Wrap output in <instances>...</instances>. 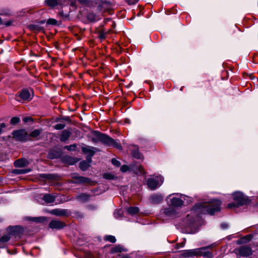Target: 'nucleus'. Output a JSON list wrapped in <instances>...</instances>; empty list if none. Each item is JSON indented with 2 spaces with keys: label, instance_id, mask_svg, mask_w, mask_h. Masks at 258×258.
Wrapping results in <instances>:
<instances>
[{
  "label": "nucleus",
  "instance_id": "51",
  "mask_svg": "<svg viewBox=\"0 0 258 258\" xmlns=\"http://www.w3.org/2000/svg\"><path fill=\"white\" fill-rule=\"evenodd\" d=\"M11 123L12 124H16V117H13L11 120Z\"/></svg>",
  "mask_w": 258,
  "mask_h": 258
},
{
  "label": "nucleus",
  "instance_id": "39",
  "mask_svg": "<svg viewBox=\"0 0 258 258\" xmlns=\"http://www.w3.org/2000/svg\"><path fill=\"white\" fill-rule=\"evenodd\" d=\"M137 170H138L136 171L137 173H139L143 175L145 174V171H144V169L142 166H139L138 167Z\"/></svg>",
  "mask_w": 258,
  "mask_h": 258
},
{
  "label": "nucleus",
  "instance_id": "61",
  "mask_svg": "<svg viewBox=\"0 0 258 258\" xmlns=\"http://www.w3.org/2000/svg\"><path fill=\"white\" fill-rule=\"evenodd\" d=\"M13 173H16V170H14L13 171Z\"/></svg>",
  "mask_w": 258,
  "mask_h": 258
},
{
  "label": "nucleus",
  "instance_id": "46",
  "mask_svg": "<svg viewBox=\"0 0 258 258\" xmlns=\"http://www.w3.org/2000/svg\"><path fill=\"white\" fill-rule=\"evenodd\" d=\"M11 14V11L10 10L7 9V10H3L2 11V13H0V15H10Z\"/></svg>",
  "mask_w": 258,
  "mask_h": 258
},
{
  "label": "nucleus",
  "instance_id": "56",
  "mask_svg": "<svg viewBox=\"0 0 258 258\" xmlns=\"http://www.w3.org/2000/svg\"><path fill=\"white\" fill-rule=\"evenodd\" d=\"M3 21L2 19V18H0V24L1 25H3Z\"/></svg>",
  "mask_w": 258,
  "mask_h": 258
},
{
  "label": "nucleus",
  "instance_id": "29",
  "mask_svg": "<svg viewBox=\"0 0 258 258\" xmlns=\"http://www.w3.org/2000/svg\"><path fill=\"white\" fill-rule=\"evenodd\" d=\"M28 164V162L27 160L24 159H20L17 160V167H23L26 166Z\"/></svg>",
  "mask_w": 258,
  "mask_h": 258
},
{
  "label": "nucleus",
  "instance_id": "45",
  "mask_svg": "<svg viewBox=\"0 0 258 258\" xmlns=\"http://www.w3.org/2000/svg\"><path fill=\"white\" fill-rule=\"evenodd\" d=\"M128 166L125 165H123L120 167V170L123 172L127 171V170H128Z\"/></svg>",
  "mask_w": 258,
  "mask_h": 258
},
{
  "label": "nucleus",
  "instance_id": "38",
  "mask_svg": "<svg viewBox=\"0 0 258 258\" xmlns=\"http://www.w3.org/2000/svg\"><path fill=\"white\" fill-rule=\"evenodd\" d=\"M122 212L121 210H116L114 212V217L116 218H119L121 216Z\"/></svg>",
  "mask_w": 258,
  "mask_h": 258
},
{
  "label": "nucleus",
  "instance_id": "11",
  "mask_svg": "<svg viewBox=\"0 0 258 258\" xmlns=\"http://www.w3.org/2000/svg\"><path fill=\"white\" fill-rule=\"evenodd\" d=\"M50 213L57 216H66L69 215L70 213L68 210L63 209H53Z\"/></svg>",
  "mask_w": 258,
  "mask_h": 258
},
{
  "label": "nucleus",
  "instance_id": "15",
  "mask_svg": "<svg viewBox=\"0 0 258 258\" xmlns=\"http://www.w3.org/2000/svg\"><path fill=\"white\" fill-rule=\"evenodd\" d=\"M82 150L84 153L88 154L89 155L91 161L92 157L94 155L96 149L94 147L87 146L82 147Z\"/></svg>",
  "mask_w": 258,
  "mask_h": 258
},
{
  "label": "nucleus",
  "instance_id": "43",
  "mask_svg": "<svg viewBox=\"0 0 258 258\" xmlns=\"http://www.w3.org/2000/svg\"><path fill=\"white\" fill-rule=\"evenodd\" d=\"M111 162L112 163L113 165L117 166V167H118L120 166V163L119 161L117 160L115 158H113L112 160H111Z\"/></svg>",
  "mask_w": 258,
  "mask_h": 258
},
{
  "label": "nucleus",
  "instance_id": "2",
  "mask_svg": "<svg viewBox=\"0 0 258 258\" xmlns=\"http://www.w3.org/2000/svg\"><path fill=\"white\" fill-rule=\"evenodd\" d=\"M93 135L94 137L92 138V141L94 143L100 142L107 146L113 147L118 150L122 149L121 144L109 136L97 131H94Z\"/></svg>",
  "mask_w": 258,
  "mask_h": 258
},
{
  "label": "nucleus",
  "instance_id": "57",
  "mask_svg": "<svg viewBox=\"0 0 258 258\" xmlns=\"http://www.w3.org/2000/svg\"><path fill=\"white\" fill-rule=\"evenodd\" d=\"M16 134V131H14L13 132V136L15 137V134Z\"/></svg>",
  "mask_w": 258,
  "mask_h": 258
},
{
  "label": "nucleus",
  "instance_id": "55",
  "mask_svg": "<svg viewBox=\"0 0 258 258\" xmlns=\"http://www.w3.org/2000/svg\"><path fill=\"white\" fill-rule=\"evenodd\" d=\"M87 162L88 163H89V164L91 162V160L90 161V156L87 158Z\"/></svg>",
  "mask_w": 258,
  "mask_h": 258
},
{
  "label": "nucleus",
  "instance_id": "31",
  "mask_svg": "<svg viewBox=\"0 0 258 258\" xmlns=\"http://www.w3.org/2000/svg\"><path fill=\"white\" fill-rule=\"evenodd\" d=\"M87 18L89 20H90L92 22H94V21H96L98 20L97 17L96 16V15L95 14H94L93 13H90L88 14V15L87 16Z\"/></svg>",
  "mask_w": 258,
  "mask_h": 258
},
{
  "label": "nucleus",
  "instance_id": "50",
  "mask_svg": "<svg viewBox=\"0 0 258 258\" xmlns=\"http://www.w3.org/2000/svg\"><path fill=\"white\" fill-rule=\"evenodd\" d=\"M12 22H13L12 21H8L5 23L3 22V24L6 25V26H9L11 25V24H12Z\"/></svg>",
  "mask_w": 258,
  "mask_h": 258
},
{
  "label": "nucleus",
  "instance_id": "35",
  "mask_svg": "<svg viewBox=\"0 0 258 258\" xmlns=\"http://www.w3.org/2000/svg\"><path fill=\"white\" fill-rule=\"evenodd\" d=\"M30 171L29 169H17V174H25Z\"/></svg>",
  "mask_w": 258,
  "mask_h": 258
},
{
  "label": "nucleus",
  "instance_id": "18",
  "mask_svg": "<svg viewBox=\"0 0 258 258\" xmlns=\"http://www.w3.org/2000/svg\"><path fill=\"white\" fill-rule=\"evenodd\" d=\"M61 0H45V4L50 8H54L61 4Z\"/></svg>",
  "mask_w": 258,
  "mask_h": 258
},
{
  "label": "nucleus",
  "instance_id": "34",
  "mask_svg": "<svg viewBox=\"0 0 258 258\" xmlns=\"http://www.w3.org/2000/svg\"><path fill=\"white\" fill-rule=\"evenodd\" d=\"M40 177L47 179H53L54 178L55 175L51 174H41Z\"/></svg>",
  "mask_w": 258,
  "mask_h": 258
},
{
  "label": "nucleus",
  "instance_id": "14",
  "mask_svg": "<svg viewBox=\"0 0 258 258\" xmlns=\"http://www.w3.org/2000/svg\"><path fill=\"white\" fill-rule=\"evenodd\" d=\"M29 139V136L25 130H17V140L25 141Z\"/></svg>",
  "mask_w": 258,
  "mask_h": 258
},
{
  "label": "nucleus",
  "instance_id": "21",
  "mask_svg": "<svg viewBox=\"0 0 258 258\" xmlns=\"http://www.w3.org/2000/svg\"><path fill=\"white\" fill-rule=\"evenodd\" d=\"M62 160L63 162H64L70 165H74L77 161L75 158H73L69 156H64L62 158Z\"/></svg>",
  "mask_w": 258,
  "mask_h": 258
},
{
  "label": "nucleus",
  "instance_id": "47",
  "mask_svg": "<svg viewBox=\"0 0 258 258\" xmlns=\"http://www.w3.org/2000/svg\"><path fill=\"white\" fill-rule=\"evenodd\" d=\"M139 0H125L129 5L135 4Z\"/></svg>",
  "mask_w": 258,
  "mask_h": 258
},
{
  "label": "nucleus",
  "instance_id": "48",
  "mask_svg": "<svg viewBox=\"0 0 258 258\" xmlns=\"http://www.w3.org/2000/svg\"><path fill=\"white\" fill-rule=\"evenodd\" d=\"M184 245H185V242H182L180 243H178L176 244V248L177 249H178L180 247H183L184 246Z\"/></svg>",
  "mask_w": 258,
  "mask_h": 258
},
{
  "label": "nucleus",
  "instance_id": "17",
  "mask_svg": "<svg viewBox=\"0 0 258 258\" xmlns=\"http://www.w3.org/2000/svg\"><path fill=\"white\" fill-rule=\"evenodd\" d=\"M132 150V156L137 159H142L143 158V155L140 152L139 148L136 146H133Z\"/></svg>",
  "mask_w": 258,
  "mask_h": 258
},
{
  "label": "nucleus",
  "instance_id": "12",
  "mask_svg": "<svg viewBox=\"0 0 258 258\" xmlns=\"http://www.w3.org/2000/svg\"><path fill=\"white\" fill-rule=\"evenodd\" d=\"M66 224L58 220H52L49 224V227L51 229H60L63 228Z\"/></svg>",
  "mask_w": 258,
  "mask_h": 258
},
{
  "label": "nucleus",
  "instance_id": "19",
  "mask_svg": "<svg viewBox=\"0 0 258 258\" xmlns=\"http://www.w3.org/2000/svg\"><path fill=\"white\" fill-rule=\"evenodd\" d=\"M56 197L54 195L46 194L43 197V200L47 204H51L54 202Z\"/></svg>",
  "mask_w": 258,
  "mask_h": 258
},
{
  "label": "nucleus",
  "instance_id": "58",
  "mask_svg": "<svg viewBox=\"0 0 258 258\" xmlns=\"http://www.w3.org/2000/svg\"><path fill=\"white\" fill-rule=\"evenodd\" d=\"M20 119L19 117H17V123H18L19 121H20Z\"/></svg>",
  "mask_w": 258,
  "mask_h": 258
},
{
  "label": "nucleus",
  "instance_id": "33",
  "mask_svg": "<svg viewBox=\"0 0 258 258\" xmlns=\"http://www.w3.org/2000/svg\"><path fill=\"white\" fill-rule=\"evenodd\" d=\"M40 134V131L39 130H35L29 135V137L37 138Z\"/></svg>",
  "mask_w": 258,
  "mask_h": 258
},
{
  "label": "nucleus",
  "instance_id": "16",
  "mask_svg": "<svg viewBox=\"0 0 258 258\" xmlns=\"http://www.w3.org/2000/svg\"><path fill=\"white\" fill-rule=\"evenodd\" d=\"M25 219L27 221H31L33 222L40 223H43L46 219L45 217H32L30 216L26 217Z\"/></svg>",
  "mask_w": 258,
  "mask_h": 258
},
{
  "label": "nucleus",
  "instance_id": "40",
  "mask_svg": "<svg viewBox=\"0 0 258 258\" xmlns=\"http://www.w3.org/2000/svg\"><path fill=\"white\" fill-rule=\"evenodd\" d=\"M47 23L48 24L55 25L57 24V21L54 19L50 18L47 20Z\"/></svg>",
  "mask_w": 258,
  "mask_h": 258
},
{
  "label": "nucleus",
  "instance_id": "41",
  "mask_svg": "<svg viewBox=\"0 0 258 258\" xmlns=\"http://www.w3.org/2000/svg\"><path fill=\"white\" fill-rule=\"evenodd\" d=\"M76 147L75 144H73L70 146H66L64 147V148L69 151H74L75 150Z\"/></svg>",
  "mask_w": 258,
  "mask_h": 258
},
{
  "label": "nucleus",
  "instance_id": "7",
  "mask_svg": "<svg viewBox=\"0 0 258 258\" xmlns=\"http://www.w3.org/2000/svg\"><path fill=\"white\" fill-rule=\"evenodd\" d=\"M160 214L165 217L173 218L177 216L178 212L174 207H169L162 209Z\"/></svg>",
  "mask_w": 258,
  "mask_h": 258
},
{
  "label": "nucleus",
  "instance_id": "62",
  "mask_svg": "<svg viewBox=\"0 0 258 258\" xmlns=\"http://www.w3.org/2000/svg\"><path fill=\"white\" fill-rule=\"evenodd\" d=\"M2 131L1 130H0V135H1V133H2Z\"/></svg>",
  "mask_w": 258,
  "mask_h": 258
},
{
  "label": "nucleus",
  "instance_id": "25",
  "mask_svg": "<svg viewBox=\"0 0 258 258\" xmlns=\"http://www.w3.org/2000/svg\"><path fill=\"white\" fill-rule=\"evenodd\" d=\"M122 251H123V248L121 245H115L110 250L111 253L120 252Z\"/></svg>",
  "mask_w": 258,
  "mask_h": 258
},
{
  "label": "nucleus",
  "instance_id": "44",
  "mask_svg": "<svg viewBox=\"0 0 258 258\" xmlns=\"http://www.w3.org/2000/svg\"><path fill=\"white\" fill-rule=\"evenodd\" d=\"M103 177L107 179H112L113 178V176L110 174L105 173L103 175Z\"/></svg>",
  "mask_w": 258,
  "mask_h": 258
},
{
  "label": "nucleus",
  "instance_id": "8",
  "mask_svg": "<svg viewBox=\"0 0 258 258\" xmlns=\"http://www.w3.org/2000/svg\"><path fill=\"white\" fill-rule=\"evenodd\" d=\"M201 250L202 249L198 248L184 250L181 251L180 256L185 258L201 256Z\"/></svg>",
  "mask_w": 258,
  "mask_h": 258
},
{
  "label": "nucleus",
  "instance_id": "22",
  "mask_svg": "<svg viewBox=\"0 0 258 258\" xmlns=\"http://www.w3.org/2000/svg\"><path fill=\"white\" fill-rule=\"evenodd\" d=\"M60 156V154L55 150H50L48 154L49 159H53L58 158Z\"/></svg>",
  "mask_w": 258,
  "mask_h": 258
},
{
  "label": "nucleus",
  "instance_id": "32",
  "mask_svg": "<svg viewBox=\"0 0 258 258\" xmlns=\"http://www.w3.org/2000/svg\"><path fill=\"white\" fill-rule=\"evenodd\" d=\"M104 240L106 241H108L111 243H115L116 241V239L115 236L112 235H106L104 237Z\"/></svg>",
  "mask_w": 258,
  "mask_h": 258
},
{
  "label": "nucleus",
  "instance_id": "28",
  "mask_svg": "<svg viewBox=\"0 0 258 258\" xmlns=\"http://www.w3.org/2000/svg\"><path fill=\"white\" fill-rule=\"evenodd\" d=\"M90 198V196L86 194H82L77 197V199L85 202L88 201Z\"/></svg>",
  "mask_w": 258,
  "mask_h": 258
},
{
  "label": "nucleus",
  "instance_id": "9",
  "mask_svg": "<svg viewBox=\"0 0 258 258\" xmlns=\"http://www.w3.org/2000/svg\"><path fill=\"white\" fill-rule=\"evenodd\" d=\"M238 258H249L252 254L251 248L248 246H242L238 249Z\"/></svg>",
  "mask_w": 258,
  "mask_h": 258
},
{
  "label": "nucleus",
  "instance_id": "13",
  "mask_svg": "<svg viewBox=\"0 0 258 258\" xmlns=\"http://www.w3.org/2000/svg\"><path fill=\"white\" fill-rule=\"evenodd\" d=\"M163 197L161 194H154L149 198L150 203L153 204H158L163 201Z\"/></svg>",
  "mask_w": 258,
  "mask_h": 258
},
{
  "label": "nucleus",
  "instance_id": "37",
  "mask_svg": "<svg viewBox=\"0 0 258 258\" xmlns=\"http://www.w3.org/2000/svg\"><path fill=\"white\" fill-rule=\"evenodd\" d=\"M66 125L64 123H58V124H56L54 126V128L55 129V130H62L63 129L64 127H65Z\"/></svg>",
  "mask_w": 258,
  "mask_h": 258
},
{
  "label": "nucleus",
  "instance_id": "53",
  "mask_svg": "<svg viewBox=\"0 0 258 258\" xmlns=\"http://www.w3.org/2000/svg\"><path fill=\"white\" fill-rule=\"evenodd\" d=\"M6 125L5 123H2L0 124V130H1L2 131V129L6 127Z\"/></svg>",
  "mask_w": 258,
  "mask_h": 258
},
{
  "label": "nucleus",
  "instance_id": "36",
  "mask_svg": "<svg viewBox=\"0 0 258 258\" xmlns=\"http://www.w3.org/2000/svg\"><path fill=\"white\" fill-rule=\"evenodd\" d=\"M17 237L19 236L21 238V234L24 232V228L21 226H17Z\"/></svg>",
  "mask_w": 258,
  "mask_h": 258
},
{
  "label": "nucleus",
  "instance_id": "60",
  "mask_svg": "<svg viewBox=\"0 0 258 258\" xmlns=\"http://www.w3.org/2000/svg\"><path fill=\"white\" fill-rule=\"evenodd\" d=\"M3 221V219L0 218V223Z\"/></svg>",
  "mask_w": 258,
  "mask_h": 258
},
{
  "label": "nucleus",
  "instance_id": "3",
  "mask_svg": "<svg viewBox=\"0 0 258 258\" xmlns=\"http://www.w3.org/2000/svg\"><path fill=\"white\" fill-rule=\"evenodd\" d=\"M168 199H169L168 204L174 208L180 207L184 204H188L192 200L190 197L178 193L169 195Z\"/></svg>",
  "mask_w": 258,
  "mask_h": 258
},
{
  "label": "nucleus",
  "instance_id": "1",
  "mask_svg": "<svg viewBox=\"0 0 258 258\" xmlns=\"http://www.w3.org/2000/svg\"><path fill=\"white\" fill-rule=\"evenodd\" d=\"M221 202L218 200H213L209 203H198L195 205L193 210L201 214L214 215L220 210Z\"/></svg>",
  "mask_w": 258,
  "mask_h": 258
},
{
  "label": "nucleus",
  "instance_id": "26",
  "mask_svg": "<svg viewBox=\"0 0 258 258\" xmlns=\"http://www.w3.org/2000/svg\"><path fill=\"white\" fill-rule=\"evenodd\" d=\"M139 211V209L137 207H131L128 208L127 209V212L132 215L137 214Z\"/></svg>",
  "mask_w": 258,
  "mask_h": 258
},
{
  "label": "nucleus",
  "instance_id": "10",
  "mask_svg": "<svg viewBox=\"0 0 258 258\" xmlns=\"http://www.w3.org/2000/svg\"><path fill=\"white\" fill-rule=\"evenodd\" d=\"M72 178L74 181L72 183L89 184L91 180L90 178L80 176L77 173H74L72 175Z\"/></svg>",
  "mask_w": 258,
  "mask_h": 258
},
{
  "label": "nucleus",
  "instance_id": "24",
  "mask_svg": "<svg viewBox=\"0 0 258 258\" xmlns=\"http://www.w3.org/2000/svg\"><path fill=\"white\" fill-rule=\"evenodd\" d=\"M90 166V164L89 163L87 162V161H82L80 163L79 167L80 168L83 170H86Z\"/></svg>",
  "mask_w": 258,
  "mask_h": 258
},
{
  "label": "nucleus",
  "instance_id": "27",
  "mask_svg": "<svg viewBox=\"0 0 258 258\" xmlns=\"http://www.w3.org/2000/svg\"><path fill=\"white\" fill-rule=\"evenodd\" d=\"M252 237L251 235H246L238 240V242L239 243H246L251 239Z\"/></svg>",
  "mask_w": 258,
  "mask_h": 258
},
{
  "label": "nucleus",
  "instance_id": "52",
  "mask_svg": "<svg viewBox=\"0 0 258 258\" xmlns=\"http://www.w3.org/2000/svg\"><path fill=\"white\" fill-rule=\"evenodd\" d=\"M31 118L29 117H25L23 118V121L24 122H28L29 120H31Z\"/></svg>",
  "mask_w": 258,
  "mask_h": 258
},
{
  "label": "nucleus",
  "instance_id": "49",
  "mask_svg": "<svg viewBox=\"0 0 258 258\" xmlns=\"http://www.w3.org/2000/svg\"><path fill=\"white\" fill-rule=\"evenodd\" d=\"M58 15L62 18H67L68 15L63 13V11H61L58 12Z\"/></svg>",
  "mask_w": 258,
  "mask_h": 258
},
{
  "label": "nucleus",
  "instance_id": "54",
  "mask_svg": "<svg viewBox=\"0 0 258 258\" xmlns=\"http://www.w3.org/2000/svg\"><path fill=\"white\" fill-rule=\"evenodd\" d=\"M221 227L223 229H226V228H227L228 227V225L226 223H223L221 224Z\"/></svg>",
  "mask_w": 258,
  "mask_h": 258
},
{
  "label": "nucleus",
  "instance_id": "6",
  "mask_svg": "<svg viewBox=\"0 0 258 258\" xmlns=\"http://www.w3.org/2000/svg\"><path fill=\"white\" fill-rule=\"evenodd\" d=\"M163 182V178L161 176L150 177L147 180V185L151 189L154 190L160 186Z\"/></svg>",
  "mask_w": 258,
  "mask_h": 258
},
{
  "label": "nucleus",
  "instance_id": "59",
  "mask_svg": "<svg viewBox=\"0 0 258 258\" xmlns=\"http://www.w3.org/2000/svg\"><path fill=\"white\" fill-rule=\"evenodd\" d=\"M14 165L16 166V161H15L14 162Z\"/></svg>",
  "mask_w": 258,
  "mask_h": 258
},
{
  "label": "nucleus",
  "instance_id": "5",
  "mask_svg": "<svg viewBox=\"0 0 258 258\" xmlns=\"http://www.w3.org/2000/svg\"><path fill=\"white\" fill-rule=\"evenodd\" d=\"M17 101L22 103L30 101L33 97V91L31 89H23L19 93Z\"/></svg>",
  "mask_w": 258,
  "mask_h": 258
},
{
  "label": "nucleus",
  "instance_id": "20",
  "mask_svg": "<svg viewBox=\"0 0 258 258\" xmlns=\"http://www.w3.org/2000/svg\"><path fill=\"white\" fill-rule=\"evenodd\" d=\"M71 134V133L69 131L66 130H63L60 136V140L61 142L66 141L69 138Z\"/></svg>",
  "mask_w": 258,
  "mask_h": 258
},
{
  "label": "nucleus",
  "instance_id": "23",
  "mask_svg": "<svg viewBox=\"0 0 258 258\" xmlns=\"http://www.w3.org/2000/svg\"><path fill=\"white\" fill-rule=\"evenodd\" d=\"M207 248L208 247H203L201 248H199L198 249H202L201 256L203 255L205 257L211 258L212 256V253L208 251H205Z\"/></svg>",
  "mask_w": 258,
  "mask_h": 258
},
{
  "label": "nucleus",
  "instance_id": "4",
  "mask_svg": "<svg viewBox=\"0 0 258 258\" xmlns=\"http://www.w3.org/2000/svg\"><path fill=\"white\" fill-rule=\"evenodd\" d=\"M233 199L236 203H232L228 204L227 207L229 209L237 208L240 206L245 205L247 203V200L244 195L239 191L235 192L233 194Z\"/></svg>",
  "mask_w": 258,
  "mask_h": 258
},
{
  "label": "nucleus",
  "instance_id": "30",
  "mask_svg": "<svg viewBox=\"0 0 258 258\" xmlns=\"http://www.w3.org/2000/svg\"><path fill=\"white\" fill-rule=\"evenodd\" d=\"M110 30L105 31L103 30L100 31L98 33V36L101 39H105L106 35L109 33Z\"/></svg>",
  "mask_w": 258,
  "mask_h": 258
},
{
  "label": "nucleus",
  "instance_id": "42",
  "mask_svg": "<svg viewBox=\"0 0 258 258\" xmlns=\"http://www.w3.org/2000/svg\"><path fill=\"white\" fill-rule=\"evenodd\" d=\"M78 2L81 4H84L87 5L88 6H90L91 5L90 3L91 2V0H78Z\"/></svg>",
  "mask_w": 258,
  "mask_h": 258
}]
</instances>
